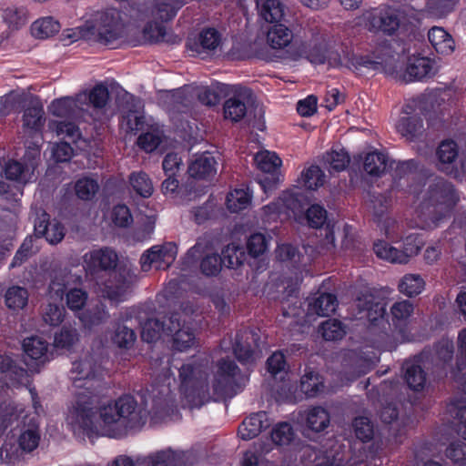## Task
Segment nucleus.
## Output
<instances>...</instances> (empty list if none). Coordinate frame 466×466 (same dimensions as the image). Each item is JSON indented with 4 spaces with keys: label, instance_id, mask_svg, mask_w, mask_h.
<instances>
[{
    "label": "nucleus",
    "instance_id": "obj_8",
    "mask_svg": "<svg viewBox=\"0 0 466 466\" xmlns=\"http://www.w3.org/2000/svg\"><path fill=\"white\" fill-rule=\"evenodd\" d=\"M424 245L420 234L412 233L402 239V249L391 246L385 240H378L373 245L376 256L393 264H407L416 256Z\"/></svg>",
    "mask_w": 466,
    "mask_h": 466
},
{
    "label": "nucleus",
    "instance_id": "obj_21",
    "mask_svg": "<svg viewBox=\"0 0 466 466\" xmlns=\"http://www.w3.org/2000/svg\"><path fill=\"white\" fill-rule=\"evenodd\" d=\"M306 198L302 193L286 190L281 193L277 202L264 206V217L269 213L297 216L304 210Z\"/></svg>",
    "mask_w": 466,
    "mask_h": 466
},
{
    "label": "nucleus",
    "instance_id": "obj_10",
    "mask_svg": "<svg viewBox=\"0 0 466 466\" xmlns=\"http://www.w3.org/2000/svg\"><path fill=\"white\" fill-rule=\"evenodd\" d=\"M41 440V433L38 423L34 419H31L28 423H25L17 437L15 447L11 442H5L0 450V457L5 460L6 463H12L17 459L21 452H31L35 450Z\"/></svg>",
    "mask_w": 466,
    "mask_h": 466
},
{
    "label": "nucleus",
    "instance_id": "obj_42",
    "mask_svg": "<svg viewBox=\"0 0 466 466\" xmlns=\"http://www.w3.org/2000/svg\"><path fill=\"white\" fill-rule=\"evenodd\" d=\"M323 378L316 371L307 369L300 379V390L308 398H315L323 392Z\"/></svg>",
    "mask_w": 466,
    "mask_h": 466
},
{
    "label": "nucleus",
    "instance_id": "obj_18",
    "mask_svg": "<svg viewBox=\"0 0 466 466\" xmlns=\"http://www.w3.org/2000/svg\"><path fill=\"white\" fill-rule=\"evenodd\" d=\"M344 46H331L328 43H318L306 53V58L315 66L327 65L329 68L341 69V54Z\"/></svg>",
    "mask_w": 466,
    "mask_h": 466
},
{
    "label": "nucleus",
    "instance_id": "obj_25",
    "mask_svg": "<svg viewBox=\"0 0 466 466\" xmlns=\"http://www.w3.org/2000/svg\"><path fill=\"white\" fill-rule=\"evenodd\" d=\"M49 129L63 139H67L75 144L76 148L86 151L88 147V141L82 137L79 127L71 121L52 120L48 124Z\"/></svg>",
    "mask_w": 466,
    "mask_h": 466
},
{
    "label": "nucleus",
    "instance_id": "obj_37",
    "mask_svg": "<svg viewBox=\"0 0 466 466\" xmlns=\"http://www.w3.org/2000/svg\"><path fill=\"white\" fill-rule=\"evenodd\" d=\"M338 305V299L334 294L321 293L309 303L308 314L319 317L329 316L335 312Z\"/></svg>",
    "mask_w": 466,
    "mask_h": 466
},
{
    "label": "nucleus",
    "instance_id": "obj_43",
    "mask_svg": "<svg viewBox=\"0 0 466 466\" xmlns=\"http://www.w3.org/2000/svg\"><path fill=\"white\" fill-rule=\"evenodd\" d=\"M252 193L247 188H235L227 195L226 206L229 212L238 213L250 207Z\"/></svg>",
    "mask_w": 466,
    "mask_h": 466
},
{
    "label": "nucleus",
    "instance_id": "obj_35",
    "mask_svg": "<svg viewBox=\"0 0 466 466\" xmlns=\"http://www.w3.org/2000/svg\"><path fill=\"white\" fill-rule=\"evenodd\" d=\"M109 98V92L106 86L104 85H96L89 93L83 92L78 94V101L85 106L86 109L85 112H87L89 107H94L95 109H101L106 106Z\"/></svg>",
    "mask_w": 466,
    "mask_h": 466
},
{
    "label": "nucleus",
    "instance_id": "obj_53",
    "mask_svg": "<svg viewBox=\"0 0 466 466\" xmlns=\"http://www.w3.org/2000/svg\"><path fill=\"white\" fill-rule=\"evenodd\" d=\"M60 25L51 16L35 21L31 26L32 35L37 38H47L59 31Z\"/></svg>",
    "mask_w": 466,
    "mask_h": 466
},
{
    "label": "nucleus",
    "instance_id": "obj_49",
    "mask_svg": "<svg viewBox=\"0 0 466 466\" xmlns=\"http://www.w3.org/2000/svg\"><path fill=\"white\" fill-rule=\"evenodd\" d=\"M425 287V281L419 274H405L399 282V291L412 298L420 294Z\"/></svg>",
    "mask_w": 466,
    "mask_h": 466
},
{
    "label": "nucleus",
    "instance_id": "obj_31",
    "mask_svg": "<svg viewBox=\"0 0 466 466\" xmlns=\"http://www.w3.org/2000/svg\"><path fill=\"white\" fill-rule=\"evenodd\" d=\"M86 109L78 101V95L76 97L66 96L56 99L49 106L50 113L61 118L79 117Z\"/></svg>",
    "mask_w": 466,
    "mask_h": 466
},
{
    "label": "nucleus",
    "instance_id": "obj_59",
    "mask_svg": "<svg viewBox=\"0 0 466 466\" xmlns=\"http://www.w3.org/2000/svg\"><path fill=\"white\" fill-rule=\"evenodd\" d=\"M295 431L290 423L283 421L275 425L271 431V440L277 445H288L294 439Z\"/></svg>",
    "mask_w": 466,
    "mask_h": 466
},
{
    "label": "nucleus",
    "instance_id": "obj_20",
    "mask_svg": "<svg viewBox=\"0 0 466 466\" xmlns=\"http://www.w3.org/2000/svg\"><path fill=\"white\" fill-rule=\"evenodd\" d=\"M420 163L416 159H408L400 161L393 174V189H404L407 193L411 194L419 199L420 184H410V177L420 171Z\"/></svg>",
    "mask_w": 466,
    "mask_h": 466
},
{
    "label": "nucleus",
    "instance_id": "obj_32",
    "mask_svg": "<svg viewBox=\"0 0 466 466\" xmlns=\"http://www.w3.org/2000/svg\"><path fill=\"white\" fill-rule=\"evenodd\" d=\"M373 365L372 358L364 357L361 351L350 350L343 354L342 366L353 376L368 373Z\"/></svg>",
    "mask_w": 466,
    "mask_h": 466
},
{
    "label": "nucleus",
    "instance_id": "obj_16",
    "mask_svg": "<svg viewBox=\"0 0 466 466\" xmlns=\"http://www.w3.org/2000/svg\"><path fill=\"white\" fill-rule=\"evenodd\" d=\"M177 256V248L171 243L162 246H153L140 258V265L143 271L151 268L167 269L174 262Z\"/></svg>",
    "mask_w": 466,
    "mask_h": 466
},
{
    "label": "nucleus",
    "instance_id": "obj_61",
    "mask_svg": "<svg viewBox=\"0 0 466 466\" xmlns=\"http://www.w3.org/2000/svg\"><path fill=\"white\" fill-rule=\"evenodd\" d=\"M355 436L363 443L372 440L374 428L370 420L364 416L354 419L352 422Z\"/></svg>",
    "mask_w": 466,
    "mask_h": 466
},
{
    "label": "nucleus",
    "instance_id": "obj_38",
    "mask_svg": "<svg viewBox=\"0 0 466 466\" xmlns=\"http://www.w3.org/2000/svg\"><path fill=\"white\" fill-rule=\"evenodd\" d=\"M293 40V33L285 23L274 24L267 32V41L273 49H284Z\"/></svg>",
    "mask_w": 466,
    "mask_h": 466
},
{
    "label": "nucleus",
    "instance_id": "obj_39",
    "mask_svg": "<svg viewBox=\"0 0 466 466\" xmlns=\"http://www.w3.org/2000/svg\"><path fill=\"white\" fill-rule=\"evenodd\" d=\"M287 0H264V22L280 24L287 22L289 7Z\"/></svg>",
    "mask_w": 466,
    "mask_h": 466
},
{
    "label": "nucleus",
    "instance_id": "obj_52",
    "mask_svg": "<svg viewBox=\"0 0 466 466\" xmlns=\"http://www.w3.org/2000/svg\"><path fill=\"white\" fill-rule=\"evenodd\" d=\"M262 431V416L260 413L251 414L238 427V435L242 440L258 437Z\"/></svg>",
    "mask_w": 466,
    "mask_h": 466
},
{
    "label": "nucleus",
    "instance_id": "obj_26",
    "mask_svg": "<svg viewBox=\"0 0 466 466\" xmlns=\"http://www.w3.org/2000/svg\"><path fill=\"white\" fill-rule=\"evenodd\" d=\"M359 313L364 314L367 319L373 325L382 321L386 314L384 304L370 292L360 293L356 299Z\"/></svg>",
    "mask_w": 466,
    "mask_h": 466
},
{
    "label": "nucleus",
    "instance_id": "obj_24",
    "mask_svg": "<svg viewBox=\"0 0 466 466\" xmlns=\"http://www.w3.org/2000/svg\"><path fill=\"white\" fill-rule=\"evenodd\" d=\"M437 72L434 60L420 56H410L407 62L404 78L408 82L426 81Z\"/></svg>",
    "mask_w": 466,
    "mask_h": 466
},
{
    "label": "nucleus",
    "instance_id": "obj_58",
    "mask_svg": "<svg viewBox=\"0 0 466 466\" xmlns=\"http://www.w3.org/2000/svg\"><path fill=\"white\" fill-rule=\"evenodd\" d=\"M98 190L99 185L92 177H85L79 178L75 184L76 195L82 200H91Z\"/></svg>",
    "mask_w": 466,
    "mask_h": 466
},
{
    "label": "nucleus",
    "instance_id": "obj_4",
    "mask_svg": "<svg viewBox=\"0 0 466 466\" xmlns=\"http://www.w3.org/2000/svg\"><path fill=\"white\" fill-rule=\"evenodd\" d=\"M458 201L454 185L441 177H434L420 204L419 216L437 226L451 215Z\"/></svg>",
    "mask_w": 466,
    "mask_h": 466
},
{
    "label": "nucleus",
    "instance_id": "obj_1",
    "mask_svg": "<svg viewBox=\"0 0 466 466\" xmlns=\"http://www.w3.org/2000/svg\"><path fill=\"white\" fill-rule=\"evenodd\" d=\"M67 423L75 434L104 435L119 438L129 429L144 424L146 414L137 400L130 395L118 398L116 401L102 406L99 417L94 411L93 396L77 395L76 404L71 406L66 417Z\"/></svg>",
    "mask_w": 466,
    "mask_h": 466
},
{
    "label": "nucleus",
    "instance_id": "obj_7",
    "mask_svg": "<svg viewBox=\"0 0 466 466\" xmlns=\"http://www.w3.org/2000/svg\"><path fill=\"white\" fill-rule=\"evenodd\" d=\"M392 59V56L385 55L380 50L367 54H356L346 46H344L340 58L341 68H347L357 76L386 71L391 66Z\"/></svg>",
    "mask_w": 466,
    "mask_h": 466
},
{
    "label": "nucleus",
    "instance_id": "obj_5",
    "mask_svg": "<svg viewBox=\"0 0 466 466\" xmlns=\"http://www.w3.org/2000/svg\"><path fill=\"white\" fill-rule=\"evenodd\" d=\"M208 358L192 360L179 369L180 392L183 405L190 409L203 405L208 395Z\"/></svg>",
    "mask_w": 466,
    "mask_h": 466
},
{
    "label": "nucleus",
    "instance_id": "obj_33",
    "mask_svg": "<svg viewBox=\"0 0 466 466\" xmlns=\"http://www.w3.org/2000/svg\"><path fill=\"white\" fill-rule=\"evenodd\" d=\"M0 388L23 384L27 379V371L13 365L8 356H0Z\"/></svg>",
    "mask_w": 466,
    "mask_h": 466
},
{
    "label": "nucleus",
    "instance_id": "obj_23",
    "mask_svg": "<svg viewBox=\"0 0 466 466\" xmlns=\"http://www.w3.org/2000/svg\"><path fill=\"white\" fill-rule=\"evenodd\" d=\"M187 0H154L142 12V19L158 20L167 22L175 17Z\"/></svg>",
    "mask_w": 466,
    "mask_h": 466
},
{
    "label": "nucleus",
    "instance_id": "obj_51",
    "mask_svg": "<svg viewBox=\"0 0 466 466\" xmlns=\"http://www.w3.org/2000/svg\"><path fill=\"white\" fill-rule=\"evenodd\" d=\"M167 319L165 321L157 319H147L142 326V339L148 343L157 341L162 335H167Z\"/></svg>",
    "mask_w": 466,
    "mask_h": 466
},
{
    "label": "nucleus",
    "instance_id": "obj_22",
    "mask_svg": "<svg viewBox=\"0 0 466 466\" xmlns=\"http://www.w3.org/2000/svg\"><path fill=\"white\" fill-rule=\"evenodd\" d=\"M283 161L275 151L264 148V193L276 189L284 180Z\"/></svg>",
    "mask_w": 466,
    "mask_h": 466
},
{
    "label": "nucleus",
    "instance_id": "obj_3",
    "mask_svg": "<svg viewBox=\"0 0 466 466\" xmlns=\"http://www.w3.org/2000/svg\"><path fill=\"white\" fill-rule=\"evenodd\" d=\"M441 96L440 91L434 90L409 99L402 108L406 116L400 117L396 124L397 132L410 142L419 141L425 131L421 116L438 111L444 101Z\"/></svg>",
    "mask_w": 466,
    "mask_h": 466
},
{
    "label": "nucleus",
    "instance_id": "obj_56",
    "mask_svg": "<svg viewBox=\"0 0 466 466\" xmlns=\"http://www.w3.org/2000/svg\"><path fill=\"white\" fill-rule=\"evenodd\" d=\"M147 22L142 30L143 40L147 43H157L165 40L166 27L158 20L147 19Z\"/></svg>",
    "mask_w": 466,
    "mask_h": 466
},
{
    "label": "nucleus",
    "instance_id": "obj_14",
    "mask_svg": "<svg viewBox=\"0 0 466 466\" xmlns=\"http://www.w3.org/2000/svg\"><path fill=\"white\" fill-rule=\"evenodd\" d=\"M454 357V342L448 337H442L431 347H425L419 354V360L422 361L428 370H444Z\"/></svg>",
    "mask_w": 466,
    "mask_h": 466
},
{
    "label": "nucleus",
    "instance_id": "obj_45",
    "mask_svg": "<svg viewBox=\"0 0 466 466\" xmlns=\"http://www.w3.org/2000/svg\"><path fill=\"white\" fill-rule=\"evenodd\" d=\"M325 174L317 165H311L302 170L298 183L301 187L309 190H317L325 182Z\"/></svg>",
    "mask_w": 466,
    "mask_h": 466
},
{
    "label": "nucleus",
    "instance_id": "obj_54",
    "mask_svg": "<svg viewBox=\"0 0 466 466\" xmlns=\"http://www.w3.org/2000/svg\"><path fill=\"white\" fill-rule=\"evenodd\" d=\"M132 188L141 197L148 198L152 195L154 187L149 177L142 171L133 172L129 176Z\"/></svg>",
    "mask_w": 466,
    "mask_h": 466
},
{
    "label": "nucleus",
    "instance_id": "obj_19",
    "mask_svg": "<svg viewBox=\"0 0 466 466\" xmlns=\"http://www.w3.org/2000/svg\"><path fill=\"white\" fill-rule=\"evenodd\" d=\"M254 103L255 98L251 89L238 86L234 89L232 97L226 100L224 104L225 117L238 122L245 116L248 106H252Z\"/></svg>",
    "mask_w": 466,
    "mask_h": 466
},
{
    "label": "nucleus",
    "instance_id": "obj_36",
    "mask_svg": "<svg viewBox=\"0 0 466 466\" xmlns=\"http://www.w3.org/2000/svg\"><path fill=\"white\" fill-rule=\"evenodd\" d=\"M428 39L435 51L441 55H450L454 51L455 42L442 27L431 28L428 32Z\"/></svg>",
    "mask_w": 466,
    "mask_h": 466
},
{
    "label": "nucleus",
    "instance_id": "obj_40",
    "mask_svg": "<svg viewBox=\"0 0 466 466\" xmlns=\"http://www.w3.org/2000/svg\"><path fill=\"white\" fill-rule=\"evenodd\" d=\"M275 254L279 261L285 262L296 269L300 268L302 266H306L309 260H306L299 249L291 244L278 245Z\"/></svg>",
    "mask_w": 466,
    "mask_h": 466
},
{
    "label": "nucleus",
    "instance_id": "obj_17",
    "mask_svg": "<svg viewBox=\"0 0 466 466\" xmlns=\"http://www.w3.org/2000/svg\"><path fill=\"white\" fill-rule=\"evenodd\" d=\"M40 156V149L35 146L29 147L25 158L27 162L21 163L16 160L8 161L5 167V175L7 179L26 184L34 178V170L36 166L35 159Z\"/></svg>",
    "mask_w": 466,
    "mask_h": 466
},
{
    "label": "nucleus",
    "instance_id": "obj_50",
    "mask_svg": "<svg viewBox=\"0 0 466 466\" xmlns=\"http://www.w3.org/2000/svg\"><path fill=\"white\" fill-rule=\"evenodd\" d=\"M184 455L183 452L166 450L148 456L144 462L149 466H179Z\"/></svg>",
    "mask_w": 466,
    "mask_h": 466
},
{
    "label": "nucleus",
    "instance_id": "obj_34",
    "mask_svg": "<svg viewBox=\"0 0 466 466\" xmlns=\"http://www.w3.org/2000/svg\"><path fill=\"white\" fill-rule=\"evenodd\" d=\"M217 173V161L215 157L206 152L198 156L188 167L190 177L198 179H210Z\"/></svg>",
    "mask_w": 466,
    "mask_h": 466
},
{
    "label": "nucleus",
    "instance_id": "obj_9",
    "mask_svg": "<svg viewBox=\"0 0 466 466\" xmlns=\"http://www.w3.org/2000/svg\"><path fill=\"white\" fill-rule=\"evenodd\" d=\"M193 312L192 306H186L167 318V336L173 338L174 347L178 350H185L195 344V333L191 327Z\"/></svg>",
    "mask_w": 466,
    "mask_h": 466
},
{
    "label": "nucleus",
    "instance_id": "obj_44",
    "mask_svg": "<svg viewBox=\"0 0 466 466\" xmlns=\"http://www.w3.org/2000/svg\"><path fill=\"white\" fill-rule=\"evenodd\" d=\"M457 346L458 356L455 367L451 369V377L459 381L466 378V328L459 331Z\"/></svg>",
    "mask_w": 466,
    "mask_h": 466
},
{
    "label": "nucleus",
    "instance_id": "obj_30",
    "mask_svg": "<svg viewBox=\"0 0 466 466\" xmlns=\"http://www.w3.org/2000/svg\"><path fill=\"white\" fill-rule=\"evenodd\" d=\"M308 430L314 432L325 431L330 423L329 411L321 406H311L299 413Z\"/></svg>",
    "mask_w": 466,
    "mask_h": 466
},
{
    "label": "nucleus",
    "instance_id": "obj_11",
    "mask_svg": "<svg viewBox=\"0 0 466 466\" xmlns=\"http://www.w3.org/2000/svg\"><path fill=\"white\" fill-rule=\"evenodd\" d=\"M242 381L240 370L235 362L222 359L217 364V370L212 380L214 395L232 397L241 388Z\"/></svg>",
    "mask_w": 466,
    "mask_h": 466
},
{
    "label": "nucleus",
    "instance_id": "obj_55",
    "mask_svg": "<svg viewBox=\"0 0 466 466\" xmlns=\"http://www.w3.org/2000/svg\"><path fill=\"white\" fill-rule=\"evenodd\" d=\"M319 331L321 333L323 339L329 341L339 340L346 334L345 327L342 322L335 319L322 322L319 328Z\"/></svg>",
    "mask_w": 466,
    "mask_h": 466
},
{
    "label": "nucleus",
    "instance_id": "obj_57",
    "mask_svg": "<svg viewBox=\"0 0 466 466\" xmlns=\"http://www.w3.org/2000/svg\"><path fill=\"white\" fill-rule=\"evenodd\" d=\"M137 339V335L132 328L118 323L112 336V341L118 348L129 349Z\"/></svg>",
    "mask_w": 466,
    "mask_h": 466
},
{
    "label": "nucleus",
    "instance_id": "obj_15",
    "mask_svg": "<svg viewBox=\"0 0 466 466\" xmlns=\"http://www.w3.org/2000/svg\"><path fill=\"white\" fill-rule=\"evenodd\" d=\"M366 25L370 31L393 35L400 27V18L397 11L392 8L372 9L364 15Z\"/></svg>",
    "mask_w": 466,
    "mask_h": 466
},
{
    "label": "nucleus",
    "instance_id": "obj_28",
    "mask_svg": "<svg viewBox=\"0 0 466 466\" xmlns=\"http://www.w3.org/2000/svg\"><path fill=\"white\" fill-rule=\"evenodd\" d=\"M414 310V306L412 302L407 299H402L400 301H396L390 307V314L392 324L396 329H398L399 334L401 339L405 341H410L411 339L407 335V326Z\"/></svg>",
    "mask_w": 466,
    "mask_h": 466
},
{
    "label": "nucleus",
    "instance_id": "obj_2",
    "mask_svg": "<svg viewBox=\"0 0 466 466\" xmlns=\"http://www.w3.org/2000/svg\"><path fill=\"white\" fill-rule=\"evenodd\" d=\"M117 260L116 253L107 248L95 249L84 255L86 270L91 273L99 270L110 271L108 281L100 288L102 296L110 300L121 301L126 299L137 278L131 268L127 266L111 271L116 267Z\"/></svg>",
    "mask_w": 466,
    "mask_h": 466
},
{
    "label": "nucleus",
    "instance_id": "obj_46",
    "mask_svg": "<svg viewBox=\"0 0 466 466\" xmlns=\"http://www.w3.org/2000/svg\"><path fill=\"white\" fill-rule=\"evenodd\" d=\"M323 162L330 173L340 172L348 167L350 157L344 148L331 149L323 156Z\"/></svg>",
    "mask_w": 466,
    "mask_h": 466
},
{
    "label": "nucleus",
    "instance_id": "obj_62",
    "mask_svg": "<svg viewBox=\"0 0 466 466\" xmlns=\"http://www.w3.org/2000/svg\"><path fill=\"white\" fill-rule=\"evenodd\" d=\"M44 109L39 104H34L25 108L23 115L24 126L31 129H38L44 121Z\"/></svg>",
    "mask_w": 466,
    "mask_h": 466
},
{
    "label": "nucleus",
    "instance_id": "obj_13",
    "mask_svg": "<svg viewBox=\"0 0 466 466\" xmlns=\"http://www.w3.org/2000/svg\"><path fill=\"white\" fill-rule=\"evenodd\" d=\"M100 374L101 367L91 355H86L73 362L71 369L73 386L78 390L84 388L85 390L75 393V401L72 406L76 404L78 394H81L82 397L84 395L92 396L90 390L94 387V382Z\"/></svg>",
    "mask_w": 466,
    "mask_h": 466
},
{
    "label": "nucleus",
    "instance_id": "obj_12",
    "mask_svg": "<svg viewBox=\"0 0 466 466\" xmlns=\"http://www.w3.org/2000/svg\"><path fill=\"white\" fill-rule=\"evenodd\" d=\"M436 167L441 173L462 182L466 172V159L459 158V147L453 140H443L436 150Z\"/></svg>",
    "mask_w": 466,
    "mask_h": 466
},
{
    "label": "nucleus",
    "instance_id": "obj_48",
    "mask_svg": "<svg viewBox=\"0 0 466 466\" xmlns=\"http://www.w3.org/2000/svg\"><path fill=\"white\" fill-rule=\"evenodd\" d=\"M28 296V291L24 287H9L5 293V306L15 311L23 309L27 305Z\"/></svg>",
    "mask_w": 466,
    "mask_h": 466
},
{
    "label": "nucleus",
    "instance_id": "obj_63",
    "mask_svg": "<svg viewBox=\"0 0 466 466\" xmlns=\"http://www.w3.org/2000/svg\"><path fill=\"white\" fill-rule=\"evenodd\" d=\"M72 278L73 276L66 270L56 273L49 286L51 296L61 299Z\"/></svg>",
    "mask_w": 466,
    "mask_h": 466
},
{
    "label": "nucleus",
    "instance_id": "obj_29",
    "mask_svg": "<svg viewBox=\"0 0 466 466\" xmlns=\"http://www.w3.org/2000/svg\"><path fill=\"white\" fill-rule=\"evenodd\" d=\"M404 380L409 388L414 391L422 390L426 384V372L422 361L419 360V355L412 360L405 361L403 365Z\"/></svg>",
    "mask_w": 466,
    "mask_h": 466
},
{
    "label": "nucleus",
    "instance_id": "obj_27",
    "mask_svg": "<svg viewBox=\"0 0 466 466\" xmlns=\"http://www.w3.org/2000/svg\"><path fill=\"white\" fill-rule=\"evenodd\" d=\"M222 38L220 33L215 28L203 29L198 40L190 41L187 46L198 56L215 54L220 49Z\"/></svg>",
    "mask_w": 466,
    "mask_h": 466
},
{
    "label": "nucleus",
    "instance_id": "obj_47",
    "mask_svg": "<svg viewBox=\"0 0 466 466\" xmlns=\"http://www.w3.org/2000/svg\"><path fill=\"white\" fill-rule=\"evenodd\" d=\"M23 349L26 356L32 360L46 361L47 358L48 343L39 337H31L24 340Z\"/></svg>",
    "mask_w": 466,
    "mask_h": 466
},
{
    "label": "nucleus",
    "instance_id": "obj_6",
    "mask_svg": "<svg viewBox=\"0 0 466 466\" xmlns=\"http://www.w3.org/2000/svg\"><path fill=\"white\" fill-rule=\"evenodd\" d=\"M82 37L102 45H111L124 35V25L120 14L110 9L99 14L93 23H86L80 28Z\"/></svg>",
    "mask_w": 466,
    "mask_h": 466
},
{
    "label": "nucleus",
    "instance_id": "obj_60",
    "mask_svg": "<svg viewBox=\"0 0 466 466\" xmlns=\"http://www.w3.org/2000/svg\"><path fill=\"white\" fill-rule=\"evenodd\" d=\"M245 254L242 248L235 245H228L220 257L223 266L228 268H236L240 266L244 260Z\"/></svg>",
    "mask_w": 466,
    "mask_h": 466
},
{
    "label": "nucleus",
    "instance_id": "obj_64",
    "mask_svg": "<svg viewBox=\"0 0 466 466\" xmlns=\"http://www.w3.org/2000/svg\"><path fill=\"white\" fill-rule=\"evenodd\" d=\"M180 93H187L191 96H197L201 104L208 106H216L219 102L218 94L207 86L198 88L187 87Z\"/></svg>",
    "mask_w": 466,
    "mask_h": 466
},
{
    "label": "nucleus",
    "instance_id": "obj_41",
    "mask_svg": "<svg viewBox=\"0 0 466 466\" xmlns=\"http://www.w3.org/2000/svg\"><path fill=\"white\" fill-rule=\"evenodd\" d=\"M388 165V155L376 150L365 156L363 168L368 175L380 177L387 170Z\"/></svg>",
    "mask_w": 466,
    "mask_h": 466
}]
</instances>
